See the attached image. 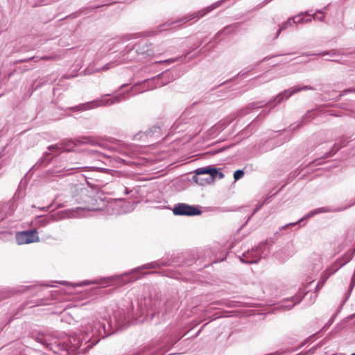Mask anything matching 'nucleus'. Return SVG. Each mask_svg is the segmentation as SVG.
Here are the masks:
<instances>
[{
	"instance_id": "a19ab883",
	"label": "nucleus",
	"mask_w": 355,
	"mask_h": 355,
	"mask_svg": "<svg viewBox=\"0 0 355 355\" xmlns=\"http://www.w3.org/2000/svg\"><path fill=\"white\" fill-rule=\"evenodd\" d=\"M217 178L218 179H223L224 178V174L222 172H218L217 170V174L214 175V180Z\"/></svg>"
},
{
	"instance_id": "bf43d9fd",
	"label": "nucleus",
	"mask_w": 355,
	"mask_h": 355,
	"mask_svg": "<svg viewBox=\"0 0 355 355\" xmlns=\"http://www.w3.org/2000/svg\"><path fill=\"white\" fill-rule=\"evenodd\" d=\"M60 283L62 284H64V285L69 284V283L67 282H60Z\"/></svg>"
},
{
	"instance_id": "ddd939ff",
	"label": "nucleus",
	"mask_w": 355,
	"mask_h": 355,
	"mask_svg": "<svg viewBox=\"0 0 355 355\" xmlns=\"http://www.w3.org/2000/svg\"><path fill=\"white\" fill-rule=\"evenodd\" d=\"M175 216H195L202 214L198 206L190 205L186 203L175 204L172 209Z\"/></svg>"
},
{
	"instance_id": "9d476101",
	"label": "nucleus",
	"mask_w": 355,
	"mask_h": 355,
	"mask_svg": "<svg viewBox=\"0 0 355 355\" xmlns=\"http://www.w3.org/2000/svg\"><path fill=\"white\" fill-rule=\"evenodd\" d=\"M67 217V214L65 211H60L55 213L37 216L35 218L33 223L38 227H44L51 223L64 219Z\"/></svg>"
},
{
	"instance_id": "b1692460",
	"label": "nucleus",
	"mask_w": 355,
	"mask_h": 355,
	"mask_svg": "<svg viewBox=\"0 0 355 355\" xmlns=\"http://www.w3.org/2000/svg\"><path fill=\"white\" fill-rule=\"evenodd\" d=\"M341 144H336L331 148V150L325 153V157H330L333 156L339 149L342 147L345 146L347 144V141L342 139L340 141Z\"/></svg>"
},
{
	"instance_id": "603ef678",
	"label": "nucleus",
	"mask_w": 355,
	"mask_h": 355,
	"mask_svg": "<svg viewBox=\"0 0 355 355\" xmlns=\"http://www.w3.org/2000/svg\"><path fill=\"white\" fill-rule=\"evenodd\" d=\"M351 91H352V89H345V90H344V91L342 92V94H340V96H343V95H344L345 94H346V93H347V92H351Z\"/></svg>"
},
{
	"instance_id": "cd10ccee",
	"label": "nucleus",
	"mask_w": 355,
	"mask_h": 355,
	"mask_svg": "<svg viewBox=\"0 0 355 355\" xmlns=\"http://www.w3.org/2000/svg\"><path fill=\"white\" fill-rule=\"evenodd\" d=\"M340 53L338 52H337L336 50H331V51H322V52H320L318 53H303L302 55H306V56H309V55H322V56H324V55H339Z\"/></svg>"
},
{
	"instance_id": "052dcab7",
	"label": "nucleus",
	"mask_w": 355,
	"mask_h": 355,
	"mask_svg": "<svg viewBox=\"0 0 355 355\" xmlns=\"http://www.w3.org/2000/svg\"><path fill=\"white\" fill-rule=\"evenodd\" d=\"M207 323L205 324L202 327V328H201V329H200V330H199V331H198V334H199V333L202 330V329L204 328V327H205V325H207Z\"/></svg>"
},
{
	"instance_id": "a878e982",
	"label": "nucleus",
	"mask_w": 355,
	"mask_h": 355,
	"mask_svg": "<svg viewBox=\"0 0 355 355\" xmlns=\"http://www.w3.org/2000/svg\"><path fill=\"white\" fill-rule=\"evenodd\" d=\"M294 24H295V23H294L293 19H292V17L288 18V20L284 22L282 24V25L281 26V27L279 28V29L277 30V31L276 33L275 39H277L279 36V35L281 34L282 31L287 29L288 28L292 26Z\"/></svg>"
},
{
	"instance_id": "4be33fe9",
	"label": "nucleus",
	"mask_w": 355,
	"mask_h": 355,
	"mask_svg": "<svg viewBox=\"0 0 355 355\" xmlns=\"http://www.w3.org/2000/svg\"><path fill=\"white\" fill-rule=\"evenodd\" d=\"M232 119H226L220 121L218 123L214 125L209 130V135H218L223 131L231 122Z\"/></svg>"
},
{
	"instance_id": "864d4df0",
	"label": "nucleus",
	"mask_w": 355,
	"mask_h": 355,
	"mask_svg": "<svg viewBox=\"0 0 355 355\" xmlns=\"http://www.w3.org/2000/svg\"><path fill=\"white\" fill-rule=\"evenodd\" d=\"M227 148H228V147H227V146H226V147H223V148H220V149L217 150L216 151V153L221 152V151H223V150H224L227 149Z\"/></svg>"
},
{
	"instance_id": "0eeeda50",
	"label": "nucleus",
	"mask_w": 355,
	"mask_h": 355,
	"mask_svg": "<svg viewBox=\"0 0 355 355\" xmlns=\"http://www.w3.org/2000/svg\"><path fill=\"white\" fill-rule=\"evenodd\" d=\"M79 143L80 145L82 144H89L94 147H97L100 149L107 150L110 153L113 152H119V155L125 156L126 152L125 150L121 146H110L98 138L91 137V136H85L81 137L79 138Z\"/></svg>"
},
{
	"instance_id": "3c124183",
	"label": "nucleus",
	"mask_w": 355,
	"mask_h": 355,
	"mask_svg": "<svg viewBox=\"0 0 355 355\" xmlns=\"http://www.w3.org/2000/svg\"><path fill=\"white\" fill-rule=\"evenodd\" d=\"M311 21H312V19H311V16L308 17V18L304 17V23H309V22H311Z\"/></svg>"
},
{
	"instance_id": "4468645a",
	"label": "nucleus",
	"mask_w": 355,
	"mask_h": 355,
	"mask_svg": "<svg viewBox=\"0 0 355 355\" xmlns=\"http://www.w3.org/2000/svg\"><path fill=\"white\" fill-rule=\"evenodd\" d=\"M15 239L19 245L28 244L40 241L38 232L35 229L18 232Z\"/></svg>"
},
{
	"instance_id": "6e6552de",
	"label": "nucleus",
	"mask_w": 355,
	"mask_h": 355,
	"mask_svg": "<svg viewBox=\"0 0 355 355\" xmlns=\"http://www.w3.org/2000/svg\"><path fill=\"white\" fill-rule=\"evenodd\" d=\"M116 153L119 154V152L110 153L107 150H104L98 148V149H85L83 150L84 156L87 158L92 159L93 161H101L103 162L105 159H114L118 162H124V159L117 156Z\"/></svg>"
},
{
	"instance_id": "9b49d317",
	"label": "nucleus",
	"mask_w": 355,
	"mask_h": 355,
	"mask_svg": "<svg viewBox=\"0 0 355 355\" xmlns=\"http://www.w3.org/2000/svg\"><path fill=\"white\" fill-rule=\"evenodd\" d=\"M80 145L79 143V138L78 139H64L62 140L60 144L51 145L48 147V150L50 152H47L45 153L44 159H47L46 161L47 163L50 162V159H49V156L51 155V152L57 151L58 153L61 152H68L71 151V148L74 146H77Z\"/></svg>"
},
{
	"instance_id": "680f3d73",
	"label": "nucleus",
	"mask_w": 355,
	"mask_h": 355,
	"mask_svg": "<svg viewBox=\"0 0 355 355\" xmlns=\"http://www.w3.org/2000/svg\"><path fill=\"white\" fill-rule=\"evenodd\" d=\"M327 60L333 61V62H338V60H334V59H328Z\"/></svg>"
},
{
	"instance_id": "dca6fc26",
	"label": "nucleus",
	"mask_w": 355,
	"mask_h": 355,
	"mask_svg": "<svg viewBox=\"0 0 355 355\" xmlns=\"http://www.w3.org/2000/svg\"><path fill=\"white\" fill-rule=\"evenodd\" d=\"M195 176H199L201 175H209L207 178H206V182H200L199 184L203 186L206 184H209L211 183L214 180V175L217 174V168L216 167H213L211 166H208L206 167L198 168L195 171Z\"/></svg>"
},
{
	"instance_id": "37998d69",
	"label": "nucleus",
	"mask_w": 355,
	"mask_h": 355,
	"mask_svg": "<svg viewBox=\"0 0 355 355\" xmlns=\"http://www.w3.org/2000/svg\"><path fill=\"white\" fill-rule=\"evenodd\" d=\"M316 297H317V294H316L315 292L313 294L311 293V302H310L309 304H313L315 302Z\"/></svg>"
},
{
	"instance_id": "72a5a7b5",
	"label": "nucleus",
	"mask_w": 355,
	"mask_h": 355,
	"mask_svg": "<svg viewBox=\"0 0 355 355\" xmlns=\"http://www.w3.org/2000/svg\"><path fill=\"white\" fill-rule=\"evenodd\" d=\"M78 76V73L76 70H73L71 72H68L62 76V78L63 79H69Z\"/></svg>"
},
{
	"instance_id": "6e6d98bb",
	"label": "nucleus",
	"mask_w": 355,
	"mask_h": 355,
	"mask_svg": "<svg viewBox=\"0 0 355 355\" xmlns=\"http://www.w3.org/2000/svg\"><path fill=\"white\" fill-rule=\"evenodd\" d=\"M116 322L117 328L118 329L121 328L122 327L121 326V324H119V322H118V320L116 319Z\"/></svg>"
},
{
	"instance_id": "13d9d810",
	"label": "nucleus",
	"mask_w": 355,
	"mask_h": 355,
	"mask_svg": "<svg viewBox=\"0 0 355 355\" xmlns=\"http://www.w3.org/2000/svg\"><path fill=\"white\" fill-rule=\"evenodd\" d=\"M33 289L38 291V290L41 289V287L40 286H34Z\"/></svg>"
},
{
	"instance_id": "09e8293b",
	"label": "nucleus",
	"mask_w": 355,
	"mask_h": 355,
	"mask_svg": "<svg viewBox=\"0 0 355 355\" xmlns=\"http://www.w3.org/2000/svg\"><path fill=\"white\" fill-rule=\"evenodd\" d=\"M265 355H282V353L278 352V351H277V352L269 353V354H265Z\"/></svg>"
},
{
	"instance_id": "69168bd1",
	"label": "nucleus",
	"mask_w": 355,
	"mask_h": 355,
	"mask_svg": "<svg viewBox=\"0 0 355 355\" xmlns=\"http://www.w3.org/2000/svg\"><path fill=\"white\" fill-rule=\"evenodd\" d=\"M286 256V251H285L283 254H282V257H285Z\"/></svg>"
},
{
	"instance_id": "c85d7f7f",
	"label": "nucleus",
	"mask_w": 355,
	"mask_h": 355,
	"mask_svg": "<svg viewBox=\"0 0 355 355\" xmlns=\"http://www.w3.org/2000/svg\"><path fill=\"white\" fill-rule=\"evenodd\" d=\"M78 168H83L84 170H87L88 171H97V172H99L101 171L102 168H98V167H94V166H85V167H78V166H72V167H69V168H67V167H64L63 168L64 171V172H68L71 170H73V169H78Z\"/></svg>"
},
{
	"instance_id": "774afa93",
	"label": "nucleus",
	"mask_w": 355,
	"mask_h": 355,
	"mask_svg": "<svg viewBox=\"0 0 355 355\" xmlns=\"http://www.w3.org/2000/svg\"><path fill=\"white\" fill-rule=\"evenodd\" d=\"M175 60H166V62H173Z\"/></svg>"
},
{
	"instance_id": "79ce46f5",
	"label": "nucleus",
	"mask_w": 355,
	"mask_h": 355,
	"mask_svg": "<svg viewBox=\"0 0 355 355\" xmlns=\"http://www.w3.org/2000/svg\"><path fill=\"white\" fill-rule=\"evenodd\" d=\"M329 5H327V6L324 7L321 10H316V13H319V14H322L324 15V13H325V11L327 10V8H328Z\"/></svg>"
},
{
	"instance_id": "5fc2aeb1",
	"label": "nucleus",
	"mask_w": 355,
	"mask_h": 355,
	"mask_svg": "<svg viewBox=\"0 0 355 355\" xmlns=\"http://www.w3.org/2000/svg\"><path fill=\"white\" fill-rule=\"evenodd\" d=\"M180 122L176 121V122L175 123V124H174L175 128V129H178V127H179V125H180Z\"/></svg>"
},
{
	"instance_id": "f704fd0d",
	"label": "nucleus",
	"mask_w": 355,
	"mask_h": 355,
	"mask_svg": "<svg viewBox=\"0 0 355 355\" xmlns=\"http://www.w3.org/2000/svg\"><path fill=\"white\" fill-rule=\"evenodd\" d=\"M326 281H327V278H321L320 279V280L318 282V284L315 288V293L319 291L322 288V286L325 284Z\"/></svg>"
},
{
	"instance_id": "f257e3e1",
	"label": "nucleus",
	"mask_w": 355,
	"mask_h": 355,
	"mask_svg": "<svg viewBox=\"0 0 355 355\" xmlns=\"http://www.w3.org/2000/svg\"><path fill=\"white\" fill-rule=\"evenodd\" d=\"M114 331L111 322L105 319L83 324L74 335L59 338L47 333L33 332L32 338L55 355H78L86 352Z\"/></svg>"
},
{
	"instance_id": "20e7f679",
	"label": "nucleus",
	"mask_w": 355,
	"mask_h": 355,
	"mask_svg": "<svg viewBox=\"0 0 355 355\" xmlns=\"http://www.w3.org/2000/svg\"><path fill=\"white\" fill-rule=\"evenodd\" d=\"M146 91H148L146 85L144 80H142L135 84L129 89L121 92L112 98H105L106 96H110V94H106L101 98L95 99L85 103L80 104L74 107L73 109L76 111H85L96 108L100 106H110L116 103H121L122 101H127L130 97Z\"/></svg>"
},
{
	"instance_id": "49530a36",
	"label": "nucleus",
	"mask_w": 355,
	"mask_h": 355,
	"mask_svg": "<svg viewBox=\"0 0 355 355\" xmlns=\"http://www.w3.org/2000/svg\"><path fill=\"white\" fill-rule=\"evenodd\" d=\"M132 190H130V189H129L128 188H127V187H125V188L123 189V193H124V194H125V195H128L129 193H132Z\"/></svg>"
},
{
	"instance_id": "2f4dec72",
	"label": "nucleus",
	"mask_w": 355,
	"mask_h": 355,
	"mask_svg": "<svg viewBox=\"0 0 355 355\" xmlns=\"http://www.w3.org/2000/svg\"><path fill=\"white\" fill-rule=\"evenodd\" d=\"M270 79L271 78H267L266 75H262L254 79L253 82H255L256 85H259L261 83H266L269 81Z\"/></svg>"
},
{
	"instance_id": "39448f33",
	"label": "nucleus",
	"mask_w": 355,
	"mask_h": 355,
	"mask_svg": "<svg viewBox=\"0 0 355 355\" xmlns=\"http://www.w3.org/2000/svg\"><path fill=\"white\" fill-rule=\"evenodd\" d=\"M306 90H315V89L309 85H305L303 87L294 86L288 89H285L284 91L279 93L277 95L271 98L268 103L263 104V102H254L250 103L246 107L241 110L239 112V115L240 116H244L249 113H250L252 110L258 109L259 107H263L266 105H272V108L275 107L277 105L282 103V102L286 101L290 97H291L295 94H297L301 91Z\"/></svg>"
},
{
	"instance_id": "c03bdc74",
	"label": "nucleus",
	"mask_w": 355,
	"mask_h": 355,
	"mask_svg": "<svg viewBox=\"0 0 355 355\" xmlns=\"http://www.w3.org/2000/svg\"><path fill=\"white\" fill-rule=\"evenodd\" d=\"M52 206H53V204H51L50 205H49L47 207H40V209L42 211H48Z\"/></svg>"
},
{
	"instance_id": "7c9ffc66",
	"label": "nucleus",
	"mask_w": 355,
	"mask_h": 355,
	"mask_svg": "<svg viewBox=\"0 0 355 355\" xmlns=\"http://www.w3.org/2000/svg\"><path fill=\"white\" fill-rule=\"evenodd\" d=\"M271 109L266 111V110H263L257 116V118L252 121V123L250 124L248 127V130L251 128L254 124H255L256 123H257L258 121H262L265 117L270 112Z\"/></svg>"
},
{
	"instance_id": "393cba45",
	"label": "nucleus",
	"mask_w": 355,
	"mask_h": 355,
	"mask_svg": "<svg viewBox=\"0 0 355 355\" xmlns=\"http://www.w3.org/2000/svg\"><path fill=\"white\" fill-rule=\"evenodd\" d=\"M84 178L85 179V181L87 184V185L91 187L93 189H97L100 187L101 184L100 181L97 179H94L92 177H89L87 175H84Z\"/></svg>"
},
{
	"instance_id": "f8f14e48",
	"label": "nucleus",
	"mask_w": 355,
	"mask_h": 355,
	"mask_svg": "<svg viewBox=\"0 0 355 355\" xmlns=\"http://www.w3.org/2000/svg\"><path fill=\"white\" fill-rule=\"evenodd\" d=\"M171 71H164L157 76L144 80L148 91L164 86L173 80Z\"/></svg>"
},
{
	"instance_id": "1a4fd4ad",
	"label": "nucleus",
	"mask_w": 355,
	"mask_h": 355,
	"mask_svg": "<svg viewBox=\"0 0 355 355\" xmlns=\"http://www.w3.org/2000/svg\"><path fill=\"white\" fill-rule=\"evenodd\" d=\"M72 193V198L77 204H83V207H78L76 209L83 210H95V208H91L87 205L92 200V198L88 195V191L86 188L81 185H73L71 188Z\"/></svg>"
},
{
	"instance_id": "8fccbe9b",
	"label": "nucleus",
	"mask_w": 355,
	"mask_h": 355,
	"mask_svg": "<svg viewBox=\"0 0 355 355\" xmlns=\"http://www.w3.org/2000/svg\"><path fill=\"white\" fill-rule=\"evenodd\" d=\"M275 56H276V55H273V57H275ZM270 58H271V57H268V56H267V57H265V58H264L262 60H261V61H260V62H259L257 65H258L260 62H264V61H266V60H269V59H270Z\"/></svg>"
},
{
	"instance_id": "aec40b11",
	"label": "nucleus",
	"mask_w": 355,
	"mask_h": 355,
	"mask_svg": "<svg viewBox=\"0 0 355 355\" xmlns=\"http://www.w3.org/2000/svg\"><path fill=\"white\" fill-rule=\"evenodd\" d=\"M308 292H306V294ZM305 293L303 291H299L295 295L291 297L290 299L283 300L281 304V307L285 310H290L295 305L300 303Z\"/></svg>"
},
{
	"instance_id": "4d7b16f0",
	"label": "nucleus",
	"mask_w": 355,
	"mask_h": 355,
	"mask_svg": "<svg viewBox=\"0 0 355 355\" xmlns=\"http://www.w3.org/2000/svg\"><path fill=\"white\" fill-rule=\"evenodd\" d=\"M127 85H128V84H123V85H122L119 87V90H120V89H121L124 88V87H125Z\"/></svg>"
},
{
	"instance_id": "58836bf2",
	"label": "nucleus",
	"mask_w": 355,
	"mask_h": 355,
	"mask_svg": "<svg viewBox=\"0 0 355 355\" xmlns=\"http://www.w3.org/2000/svg\"><path fill=\"white\" fill-rule=\"evenodd\" d=\"M316 14L317 13L315 12L313 15H312L313 19L319 20L320 21H323L324 20V15L321 14L320 16H317Z\"/></svg>"
},
{
	"instance_id": "ea45409f",
	"label": "nucleus",
	"mask_w": 355,
	"mask_h": 355,
	"mask_svg": "<svg viewBox=\"0 0 355 355\" xmlns=\"http://www.w3.org/2000/svg\"><path fill=\"white\" fill-rule=\"evenodd\" d=\"M193 179H194L195 182H197L198 184H199L200 182H206L205 181L206 178H200L198 176H193Z\"/></svg>"
},
{
	"instance_id": "0e129e2a",
	"label": "nucleus",
	"mask_w": 355,
	"mask_h": 355,
	"mask_svg": "<svg viewBox=\"0 0 355 355\" xmlns=\"http://www.w3.org/2000/svg\"><path fill=\"white\" fill-rule=\"evenodd\" d=\"M286 256V251H285L283 254H282V257H285Z\"/></svg>"
},
{
	"instance_id": "2eb2a0df",
	"label": "nucleus",
	"mask_w": 355,
	"mask_h": 355,
	"mask_svg": "<svg viewBox=\"0 0 355 355\" xmlns=\"http://www.w3.org/2000/svg\"><path fill=\"white\" fill-rule=\"evenodd\" d=\"M17 207V202L13 197L10 200L0 203V222L6 218L10 216Z\"/></svg>"
},
{
	"instance_id": "4c0bfd02",
	"label": "nucleus",
	"mask_w": 355,
	"mask_h": 355,
	"mask_svg": "<svg viewBox=\"0 0 355 355\" xmlns=\"http://www.w3.org/2000/svg\"><path fill=\"white\" fill-rule=\"evenodd\" d=\"M57 56L55 55H44L39 58V60H56Z\"/></svg>"
},
{
	"instance_id": "bb28decb",
	"label": "nucleus",
	"mask_w": 355,
	"mask_h": 355,
	"mask_svg": "<svg viewBox=\"0 0 355 355\" xmlns=\"http://www.w3.org/2000/svg\"><path fill=\"white\" fill-rule=\"evenodd\" d=\"M310 17L311 15L309 13V11H306L304 12H301L300 14H298L294 17H292V19H293L295 24H302L304 23V17Z\"/></svg>"
},
{
	"instance_id": "e433bc0d",
	"label": "nucleus",
	"mask_w": 355,
	"mask_h": 355,
	"mask_svg": "<svg viewBox=\"0 0 355 355\" xmlns=\"http://www.w3.org/2000/svg\"><path fill=\"white\" fill-rule=\"evenodd\" d=\"M31 60L34 61L35 62H37L39 61V57L38 56H33L31 58H27L25 59L19 60L17 61V62H29Z\"/></svg>"
},
{
	"instance_id": "f03ea898",
	"label": "nucleus",
	"mask_w": 355,
	"mask_h": 355,
	"mask_svg": "<svg viewBox=\"0 0 355 355\" xmlns=\"http://www.w3.org/2000/svg\"><path fill=\"white\" fill-rule=\"evenodd\" d=\"M150 44L146 38H143L137 42H131L129 43L119 54V58L104 64L101 68H94L93 66H89L83 70L80 75H91L94 73L108 70L118 64L132 61L137 59L139 55H152L154 52L149 48Z\"/></svg>"
},
{
	"instance_id": "a211bd4d",
	"label": "nucleus",
	"mask_w": 355,
	"mask_h": 355,
	"mask_svg": "<svg viewBox=\"0 0 355 355\" xmlns=\"http://www.w3.org/2000/svg\"><path fill=\"white\" fill-rule=\"evenodd\" d=\"M328 211H329V209L326 208V207H320V208H317V209H313L311 211H309V213H307L304 216H303L302 218H300L297 222L290 223L286 224V225L280 227H279V231L288 229V228L291 227H294V226L297 225V224L300 223L304 220L310 218L314 216L316 214H320V213H326V212H328Z\"/></svg>"
},
{
	"instance_id": "5701e85b",
	"label": "nucleus",
	"mask_w": 355,
	"mask_h": 355,
	"mask_svg": "<svg viewBox=\"0 0 355 355\" xmlns=\"http://www.w3.org/2000/svg\"><path fill=\"white\" fill-rule=\"evenodd\" d=\"M238 28H239L238 24H234L232 25L227 26L223 30L219 31L216 34V37L217 38H220V35H227L232 34V33L236 32L237 31Z\"/></svg>"
},
{
	"instance_id": "a18cd8bd",
	"label": "nucleus",
	"mask_w": 355,
	"mask_h": 355,
	"mask_svg": "<svg viewBox=\"0 0 355 355\" xmlns=\"http://www.w3.org/2000/svg\"><path fill=\"white\" fill-rule=\"evenodd\" d=\"M46 304L44 300L43 299H40L38 300V301L36 302V305H38V306H40V305H45Z\"/></svg>"
},
{
	"instance_id": "473e14b6",
	"label": "nucleus",
	"mask_w": 355,
	"mask_h": 355,
	"mask_svg": "<svg viewBox=\"0 0 355 355\" xmlns=\"http://www.w3.org/2000/svg\"><path fill=\"white\" fill-rule=\"evenodd\" d=\"M244 174L245 173L243 169H238L235 171L233 175L234 181L240 180L244 175Z\"/></svg>"
},
{
	"instance_id": "f3484780",
	"label": "nucleus",
	"mask_w": 355,
	"mask_h": 355,
	"mask_svg": "<svg viewBox=\"0 0 355 355\" xmlns=\"http://www.w3.org/2000/svg\"><path fill=\"white\" fill-rule=\"evenodd\" d=\"M296 252L295 245L293 242L288 243L285 247L274 254L275 259L280 262L286 261Z\"/></svg>"
},
{
	"instance_id": "c9c22d12",
	"label": "nucleus",
	"mask_w": 355,
	"mask_h": 355,
	"mask_svg": "<svg viewBox=\"0 0 355 355\" xmlns=\"http://www.w3.org/2000/svg\"><path fill=\"white\" fill-rule=\"evenodd\" d=\"M182 336H173V337L171 338H170L168 345L172 346V345H175L182 338Z\"/></svg>"
},
{
	"instance_id": "7ed1b4c3",
	"label": "nucleus",
	"mask_w": 355,
	"mask_h": 355,
	"mask_svg": "<svg viewBox=\"0 0 355 355\" xmlns=\"http://www.w3.org/2000/svg\"><path fill=\"white\" fill-rule=\"evenodd\" d=\"M168 265V261L162 260L155 261L144 264L141 266L135 268L129 272H124L121 275H113L109 277H101L92 281L86 280L79 283L77 286H82L90 284H99L103 287H106L113 284L114 283H116L118 285H123L139 279L141 276L137 275V273L140 272L141 270L157 268Z\"/></svg>"
},
{
	"instance_id": "e2e57ef3",
	"label": "nucleus",
	"mask_w": 355,
	"mask_h": 355,
	"mask_svg": "<svg viewBox=\"0 0 355 355\" xmlns=\"http://www.w3.org/2000/svg\"><path fill=\"white\" fill-rule=\"evenodd\" d=\"M154 129V131H157V130H159V128H157V127H153V128Z\"/></svg>"
},
{
	"instance_id": "6ab92c4d",
	"label": "nucleus",
	"mask_w": 355,
	"mask_h": 355,
	"mask_svg": "<svg viewBox=\"0 0 355 355\" xmlns=\"http://www.w3.org/2000/svg\"><path fill=\"white\" fill-rule=\"evenodd\" d=\"M144 304L146 306V313L147 315H150L151 318L157 313L159 315L160 311L158 310V306L161 304L160 301L153 300L151 298H145L144 300Z\"/></svg>"
},
{
	"instance_id": "c756f323",
	"label": "nucleus",
	"mask_w": 355,
	"mask_h": 355,
	"mask_svg": "<svg viewBox=\"0 0 355 355\" xmlns=\"http://www.w3.org/2000/svg\"><path fill=\"white\" fill-rule=\"evenodd\" d=\"M272 196H268V197H266L265 198V200L261 202V203H259L256 206V208L254 209V210L253 211V212L250 214V216L248 217L247 221L245 222V223H247L250 219L252 217V216L258 211L263 206V205L265 204H268L270 202V200L269 199L271 198Z\"/></svg>"
},
{
	"instance_id": "423d86ee",
	"label": "nucleus",
	"mask_w": 355,
	"mask_h": 355,
	"mask_svg": "<svg viewBox=\"0 0 355 355\" xmlns=\"http://www.w3.org/2000/svg\"><path fill=\"white\" fill-rule=\"evenodd\" d=\"M279 232H276L272 237L261 242L257 247L243 252L239 257L240 261L246 264H253L259 263L262 259H266L270 254V248L277 239Z\"/></svg>"
},
{
	"instance_id": "412c9836",
	"label": "nucleus",
	"mask_w": 355,
	"mask_h": 355,
	"mask_svg": "<svg viewBox=\"0 0 355 355\" xmlns=\"http://www.w3.org/2000/svg\"><path fill=\"white\" fill-rule=\"evenodd\" d=\"M315 116V115L313 110L307 111L306 113L301 118L300 121L290 125V130L293 131L297 128H301L302 126H303L304 125L313 119Z\"/></svg>"
},
{
	"instance_id": "338daca9",
	"label": "nucleus",
	"mask_w": 355,
	"mask_h": 355,
	"mask_svg": "<svg viewBox=\"0 0 355 355\" xmlns=\"http://www.w3.org/2000/svg\"><path fill=\"white\" fill-rule=\"evenodd\" d=\"M243 75H244V73H241V72H240V73H239L237 74V76H243Z\"/></svg>"
},
{
	"instance_id": "de8ad7c7",
	"label": "nucleus",
	"mask_w": 355,
	"mask_h": 355,
	"mask_svg": "<svg viewBox=\"0 0 355 355\" xmlns=\"http://www.w3.org/2000/svg\"><path fill=\"white\" fill-rule=\"evenodd\" d=\"M272 0H264L261 5L259 6L260 8L264 6L265 5L268 4L269 2H270Z\"/></svg>"
}]
</instances>
